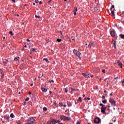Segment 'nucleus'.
<instances>
[{"instance_id":"f257e3e1","label":"nucleus","mask_w":124,"mask_h":124,"mask_svg":"<svg viewBox=\"0 0 124 124\" xmlns=\"http://www.w3.org/2000/svg\"><path fill=\"white\" fill-rule=\"evenodd\" d=\"M27 124H35V118L33 117H29L28 120H26Z\"/></svg>"},{"instance_id":"f03ea898","label":"nucleus","mask_w":124,"mask_h":124,"mask_svg":"<svg viewBox=\"0 0 124 124\" xmlns=\"http://www.w3.org/2000/svg\"><path fill=\"white\" fill-rule=\"evenodd\" d=\"M60 123V120H56L54 119H51L49 121L47 122L48 124H59Z\"/></svg>"},{"instance_id":"7ed1b4c3","label":"nucleus","mask_w":124,"mask_h":124,"mask_svg":"<svg viewBox=\"0 0 124 124\" xmlns=\"http://www.w3.org/2000/svg\"><path fill=\"white\" fill-rule=\"evenodd\" d=\"M61 120H63V121H70L71 118L70 117H66L64 115H62L61 116Z\"/></svg>"},{"instance_id":"20e7f679","label":"nucleus","mask_w":124,"mask_h":124,"mask_svg":"<svg viewBox=\"0 0 124 124\" xmlns=\"http://www.w3.org/2000/svg\"><path fill=\"white\" fill-rule=\"evenodd\" d=\"M73 53L74 54H75V55H76V56H77V57H78L79 59H80L81 57V53H80V52L76 49H74Z\"/></svg>"},{"instance_id":"39448f33","label":"nucleus","mask_w":124,"mask_h":124,"mask_svg":"<svg viewBox=\"0 0 124 124\" xmlns=\"http://www.w3.org/2000/svg\"><path fill=\"white\" fill-rule=\"evenodd\" d=\"M109 102L111 104L112 106H113V107H115L116 105V101L114 100L112 98L109 99Z\"/></svg>"},{"instance_id":"423d86ee","label":"nucleus","mask_w":124,"mask_h":124,"mask_svg":"<svg viewBox=\"0 0 124 124\" xmlns=\"http://www.w3.org/2000/svg\"><path fill=\"white\" fill-rule=\"evenodd\" d=\"M101 122V119L99 118V117H96L95 119L94 120V123L95 124H99Z\"/></svg>"},{"instance_id":"0eeeda50","label":"nucleus","mask_w":124,"mask_h":124,"mask_svg":"<svg viewBox=\"0 0 124 124\" xmlns=\"http://www.w3.org/2000/svg\"><path fill=\"white\" fill-rule=\"evenodd\" d=\"M82 75H83V76L85 77V78H91V76H90V74L89 73H83L82 74Z\"/></svg>"},{"instance_id":"6e6552de","label":"nucleus","mask_w":124,"mask_h":124,"mask_svg":"<svg viewBox=\"0 0 124 124\" xmlns=\"http://www.w3.org/2000/svg\"><path fill=\"white\" fill-rule=\"evenodd\" d=\"M110 33L112 37H114L116 35V31H115V30L110 31Z\"/></svg>"},{"instance_id":"1a4fd4ad","label":"nucleus","mask_w":124,"mask_h":124,"mask_svg":"<svg viewBox=\"0 0 124 124\" xmlns=\"http://www.w3.org/2000/svg\"><path fill=\"white\" fill-rule=\"evenodd\" d=\"M105 111H106V108L105 107H102L101 108V113H103V114H104V113H105Z\"/></svg>"},{"instance_id":"9d476101","label":"nucleus","mask_w":124,"mask_h":124,"mask_svg":"<svg viewBox=\"0 0 124 124\" xmlns=\"http://www.w3.org/2000/svg\"><path fill=\"white\" fill-rule=\"evenodd\" d=\"M117 63L119 66H120L121 68H123V63L121 62V61H118Z\"/></svg>"},{"instance_id":"9b49d317","label":"nucleus","mask_w":124,"mask_h":124,"mask_svg":"<svg viewBox=\"0 0 124 124\" xmlns=\"http://www.w3.org/2000/svg\"><path fill=\"white\" fill-rule=\"evenodd\" d=\"M41 90L44 93H47V91H48V89H47V88H42Z\"/></svg>"},{"instance_id":"f8f14e48","label":"nucleus","mask_w":124,"mask_h":124,"mask_svg":"<svg viewBox=\"0 0 124 124\" xmlns=\"http://www.w3.org/2000/svg\"><path fill=\"white\" fill-rule=\"evenodd\" d=\"M67 104L68 107H71V106H72V104H71V103L70 102H67Z\"/></svg>"},{"instance_id":"ddd939ff","label":"nucleus","mask_w":124,"mask_h":124,"mask_svg":"<svg viewBox=\"0 0 124 124\" xmlns=\"http://www.w3.org/2000/svg\"><path fill=\"white\" fill-rule=\"evenodd\" d=\"M78 11V9L77 8H75V9L74 10V15H76V12H77Z\"/></svg>"},{"instance_id":"4468645a","label":"nucleus","mask_w":124,"mask_h":124,"mask_svg":"<svg viewBox=\"0 0 124 124\" xmlns=\"http://www.w3.org/2000/svg\"><path fill=\"white\" fill-rule=\"evenodd\" d=\"M92 46H93V43H90L88 45L89 48H92Z\"/></svg>"},{"instance_id":"2eb2a0df","label":"nucleus","mask_w":124,"mask_h":124,"mask_svg":"<svg viewBox=\"0 0 124 124\" xmlns=\"http://www.w3.org/2000/svg\"><path fill=\"white\" fill-rule=\"evenodd\" d=\"M4 119H5V120H7L8 121H9L10 117L5 116H4Z\"/></svg>"},{"instance_id":"dca6fc26","label":"nucleus","mask_w":124,"mask_h":124,"mask_svg":"<svg viewBox=\"0 0 124 124\" xmlns=\"http://www.w3.org/2000/svg\"><path fill=\"white\" fill-rule=\"evenodd\" d=\"M10 117H11V118L14 119V118H15V115H14V114L11 113L10 115Z\"/></svg>"},{"instance_id":"f3484780","label":"nucleus","mask_w":124,"mask_h":124,"mask_svg":"<svg viewBox=\"0 0 124 124\" xmlns=\"http://www.w3.org/2000/svg\"><path fill=\"white\" fill-rule=\"evenodd\" d=\"M19 60H20V57H19L15 58V61L16 62H17V61H19Z\"/></svg>"},{"instance_id":"a211bd4d","label":"nucleus","mask_w":124,"mask_h":124,"mask_svg":"<svg viewBox=\"0 0 124 124\" xmlns=\"http://www.w3.org/2000/svg\"><path fill=\"white\" fill-rule=\"evenodd\" d=\"M74 91H75V89H73V88H71V94H72V93H73V92H74Z\"/></svg>"},{"instance_id":"6ab92c4d","label":"nucleus","mask_w":124,"mask_h":124,"mask_svg":"<svg viewBox=\"0 0 124 124\" xmlns=\"http://www.w3.org/2000/svg\"><path fill=\"white\" fill-rule=\"evenodd\" d=\"M78 101H80V102H82V97H79L78 98Z\"/></svg>"},{"instance_id":"aec40b11","label":"nucleus","mask_w":124,"mask_h":124,"mask_svg":"<svg viewBox=\"0 0 124 124\" xmlns=\"http://www.w3.org/2000/svg\"><path fill=\"white\" fill-rule=\"evenodd\" d=\"M65 1H66V2L65 3V5H66V6H67L68 5L69 2H68V1H67V0H65Z\"/></svg>"},{"instance_id":"412c9836","label":"nucleus","mask_w":124,"mask_h":124,"mask_svg":"<svg viewBox=\"0 0 124 124\" xmlns=\"http://www.w3.org/2000/svg\"><path fill=\"white\" fill-rule=\"evenodd\" d=\"M120 36L121 38H122L123 39H124V34H121Z\"/></svg>"},{"instance_id":"4be33fe9","label":"nucleus","mask_w":124,"mask_h":124,"mask_svg":"<svg viewBox=\"0 0 124 124\" xmlns=\"http://www.w3.org/2000/svg\"><path fill=\"white\" fill-rule=\"evenodd\" d=\"M107 102V100H104L103 101V103L104 104H106V103Z\"/></svg>"},{"instance_id":"5701e85b","label":"nucleus","mask_w":124,"mask_h":124,"mask_svg":"<svg viewBox=\"0 0 124 124\" xmlns=\"http://www.w3.org/2000/svg\"><path fill=\"white\" fill-rule=\"evenodd\" d=\"M9 33L11 34V35H14V33H13V32H12V31H10Z\"/></svg>"},{"instance_id":"b1692460","label":"nucleus","mask_w":124,"mask_h":124,"mask_svg":"<svg viewBox=\"0 0 124 124\" xmlns=\"http://www.w3.org/2000/svg\"><path fill=\"white\" fill-rule=\"evenodd\" d=\"M99 106H102V107H105V105H103L102 103L100 104Z\"/></svg>"},{"instance_id":"393cba45","label":"nucleus","mask_w":124,"mask_h":124,"mask_svg":"<svg viewBox=\"0 0 124 124\" xmlns=\"http://www.w3.org/2000/svg\"><path fill=\"white\" fill-rule=\"evenodd\" d=\"M43 109L44 111H47V108L45 107H44Z\"/></svg>"},{"instance_id":"a878e982","label":"nucleus","mask_w":124,"mask_h":124,"mask_svg":"<svg viewBox=\"0 0 124 124\" xmlns=\"http://www.w3.org/2000/svg\"><path fill=\"white\" fill-rule=\"evenodd\" d=\"M29 100H30V98H29V97H27L25 99V101H29Z\"/></svg>"},{"instance_id":"bb28decb","label":"nucleus","mask_w":124,"mask_h":124,"mask_svg":"<svg viewBox=\"0 0 124 124\" xmlns=\"http://www.w3.org/2000/svg\"><path fill=\"white\" fill-rule=\"evenodd\" d=\"M43 61H45L46 62H48V59H47V58H44V59H43Z\"/></svg>"},{"instance_id":"cd10ccee","label":"nucleus","mask_w":124,"mask_h":124,"mask_svg":"<svg viewBox=\"0 0 124 124\" xmlns=\"http://www.w3.org/2000/svg\"><path fill=\"white\" fill-rule=\"evenodd\" d=\"M59 105H60V107H62V106H63V105L62 103H60L59 104Z\"/></svg>"},{"instance_id":"c85d7f7f","label":"nucleus","mask_w":124,"mask_h":124,"mask_svg":"<svg viewBox=\"0 0 124 124\" xmlns=\"http://www.w3.org/2000/svg\"><path fill=\"white\" fill-rule=\"evenodd\" d=\"M65 93H68V90H67V88H65Z\"/></svg>"},{"instance_id":"c756f323","label":"nucleus","mask_w":124,"mask_h":124,"mask_svg":"<svg viewBox=\"0 0 124 124\" xmlns=\"http://www.w3.org/2000/svg\"><path fill=\"white\" fill-rule=\"evenodd\" d=\"M35 3H38L39 2V1L38 0H35Z\"/></svg>"},{"instance_id":"7c9ffc66","label":"nucleus","mask_w":124,"mask_h":124,"mask_svg":"<svg viewBox=\"0 0 124 124\" xmlns=\"http://www.w3.org/2000/svg\"><path fill=\"white\" fill-rule=\"evenodd\" d=\"M57 41L58 42H61V41H62V39H57Z\"/></svg>"},{"instance_id":"2f4dec72","label":"nucleus","mask_w":124,"mask_h":124,"mask_svg":"<svg viewBox=\"0 0 124 124\" xmlns=\"http://www.w3.org/2000/svg\"><path fill=\"white\" fill-rule=\"evenodd\" d=\"M31 51H32V52H34V51H35V48H32Z\"/></svg>"},{"instance_id":"473e14b6","label":"nucleus","mask_w":124,"mask_h":124,"mask_svg":"<svg viewBox=\"0 0 124 124\" xmlns=\"http://www.w3.org/2000/svg\"><path fill=\"white\" fill-rule=\"evenodd\" d=\"M111 14L115 15V12H114V11H111Z\"/></svg>"},{"instance_id":"72a5a7b5","label":"nucleus","mask_w":124,"mask_h":124,"mask_svg":"<svg viewBox=\"0 0 124 124\" xmlns=\"http://www.w3.org/2000/svg\"><path fill=\"white\" fill-rule=\"evenodd\" d=\"M35 17L36 18H40V16L37 15H35Z\"/></svg>"},{"instance_id":"f704fd0d","label":"nucleus","mask_w":124,"mask_h":124,"mask_svg":"<svg viewBox=\"0 0 124 124\" xmlns=\"http://www.w3.org/2000/svg\"><path fill=\"white\" fill-rule=\"evenodd\" d=\"M81 123L80 122V121H78L77 122V124H80Z\"/></svg>"},{"instance_id":"c9c22d12","label":"nucleus","mask_w":124,"mask_h":124,"mask_svg":"<svg viewBox=\"0 0 124 124\" xmlns=\"http://www.w3.org/2000/svg\"><path fill=\"white\" fill-rule=\"evenodd\" d=\"M113 45H114V47L116 48V42H115L113 43Z\"/></svg>"},{"instance_id":"e433bc0d","label":"nucleus","mask_w":124,"mask_h":124,"mask_svg":"<svg viewBox=\"0 0 124 124\" xmlns=\"http://www.w3.org/2000/svg\"><path fill=\"white\" fill-rule=\"evenodd\" d=\"M3 62H5V63H8V61L7 60L6 62L3 61Z\"/></svg>"},{"instance_id":"4c0bfd02","label":"nucleus","mask_w":124,"mask_h":124,"mask_svg":"<svg viewBox=\"0 0 124 124\" xmlns=\"http://www.w3.org/2000/svg\"><path fill=\"white\" fill-rule=\"evenodd\" d=\"M111 8L113 9V8H115V6L114 5H112Z\"/></svg>"},{"instance_id":"58836bf2","label":"nucleus","mask_w":124,"mask_h":124,"mask_svg":"<svg viewBox=\"0 0 124 124\" xmlns=\"http://www.w3.org/2000/svg\"><path fill=\"white\" fill-rule=\"evenodd\" d=\"M51 1H52V0H50L49 1H48L47 2V3H48V4H49V3H50V2H51Z\"/></svg>"},{"instance_id":"ea45409f","label":"nucleus","mask_w":124,"mask_h":124,"mask_svg":"<svg viewBox=\"0 0 124 124\" xmlns=\"http://www.w3.org/2000/svg\"><path fill=\"white\" fill-rule=\"evenodd\" d=\"M102 72H103V73H105V69H103L102 70Z\"/></svg>"},{"instance_id":"a19ab883","label":"nucleus","mask_w":124,"mask_h":124,"mask_svg":"<svg viewBox=\"0 0 124 124\" xmlns=\"http://www.w3.org/2000/svg\"><path fill=\"white\" fill-rule=\"evenodd\" d=\"M102 98L103 99H105V96H102Z\"/></svg>"},{"instance_id":"79ce46f5","label":"nucleus","mask_w":124,"mask_h":124,"mask_svg":"<svg viewBox=\"0 0 124 124\" xmlns=\"http://www.w3.org/2000/svg\"><path fill=\"white\" fill-rule=\"evenodd\" d=\"M117 79H119V78H118V77H116V78H115V80H117Z\"/></svg>"},{"instance_id":"37998d69","label":"nucleus","mask_w":124,"mask_h":124,"mask_svg":"<svg viewBox=\"0 0 124 124\" xmlns=\"http://www.w3.org/2000/svg\"><path fill=\"white\" fill-rule=\"evenodd\" d=\"M50 83H52L53 82H54V80H52L51 81H49Z\"/></svg>"},{"instance_id":"c03bdc74","label":"nucleus","mask_w":124,"mask_h":124,"mask_svg":"<svg viewBox=\"0 0 124 124\" xmlns=\"http://www.w3.org/2000/svg\"><path fill=\"white\" fill-rule=\"evenodd\" d=\"M90 77H91V78H93V75H90Z\"/></svg>"},{"instance_id":"a18cd8bd","label":"nucleus","mask_w":124,"mask_h":124,"mask_svg":"<svg viewBox=\"0 0 124 124\" xmlns=\"http://www.w3.org/2000/svg\"><path fill=\"white\" fill-rule=\"evenodd\" d=\"M90 99H91V98H90V97H88V98H87V100H90Z\"/></svg>"},{"instance_id":"49530a36","label":"nucleus","mask_w":124,"mask_h":124,"mask_svg":"<svg viewBox=\"0 0 124 124\" xmlns=\"http://www.w3.org/2000/svg\"><path fill=\"white\" fill-rule=\"evenodd\" d=\"M12 1H13V2H16V1H15V0H12Z\"/></svg>"},{"instance_id":"de8ad7c7","label":"nucleus","mask_w":124,"mask_h":124,"mask_svg":"<svg viewBox=\"0 0 124 124\" xmlns=\"http://www.w3.org/2000/svg\"><path fill=\"white\" fill-rule=\"evenodd\" d=\"M39 3H40V4H42V2L41 1H40L39 2Z\"/></svg>"},{"instance_id":"09e8293b","label":"nucleus","mask_w":124,"mask_h":124,"mask_svg":"<svg viewBox=\"0 0 124 124\" xmlns=\"http://www.w3.org/2000/svg\"><path fill=\"white\" fill-rule=\"evenodd\" d=\"M95 90H98V87H96L95 88Z\"/></svg>"},{"instance_id":"8fccbe9b","label":"nucleus","mask_w":124,"mask_h":124,"mask_svg":"<svg viewBox=\"0 0 124 124\" xmlns=\"http://www.w3.org/2000/svg\"><path fill=\"white\" fill-rule=\"evenodd\" d=\"M29 94H31V92H29Z\"/></svg>"},{"instance_id":"3c124183","label":"nucleus","mask_w":124,"mask_h":124,"mask_svg":"<svg viewBox=\"0 0 124 124\" xmlns=\"http://www.w3.org/2000/svg\"><path fill=\"white\" fill-rule=\"evenodd\" d=\"M27 41H28L29 42H30V39H27Z\"/></svg>"},{"instance_id":"603ef678","label":"nucleus","mask_w":124,"mask_h":124,"mask_svg":"<svg viewBox=\"0 0 124 124\" xmlns=\"http://www.w3.org/2000/svg\"><path fill=\"white\" fill-rule=\"evenodd\" d=\"M63 107H64V108L66 107V105H63Z\"/></svg>"},{"instance_id":"864d4df0","label":"nucleus","mask_w":124,"mask_h":124,"mask_svg":"<svg viewBox=\"0 0 124 124\" xmlns=\"http://www.w3.org/2000/svg\"><path fill=\"white\" fill-rule=\"evenodd\" d=\"M85 96H86V95H85L84 94H83V97H85Z\"/></svg>"},{"instance_id":"5fc2aeb1","label":"nucleus","mask_w":124,"mask_h":124,"mask_svg":"<svg viewBox=\"0 0 124 124\" xmlns=\"http://www.w3.org/2000/svg\"><path fill=\"white\" fill-rule=\"evenodd\" d=\"M102 80V79L100 78V79H99L100 82H101Z\"/></svg>"},{"instance_id":"6e6d98bb","label":"nucleus","mask_w":124,"mask_h":124,"mask_svg":"<svg viewBox=\"0 0 124 124\" xmlns=\"http://www.w3.org/2000/svg\"><path fill=\"white\" fill-rule=\"evenodd\" d=\"M31 86H33V84L31 83Z\"/></svg>"},{"instance_id":"4d7b16f0","label":"nucleus","mask_w":124,"mask_h":124,"mask_svg":"<svg viewBox=\"0 0 124 124\" xmlns=\"http://www.w3.org/2000/svg\"><path fill=\"white\" fill-rule=\"evenodd\" d=\"M113 94V93H111L109 94V95H112Z\"/></svg>"},{"instance_id":"13d9d810","label":"nucleus","mask_w":124,"mask_h":124,"mask_svg":"<svg viewBox=\"0 0 124 124\" xmlns=\"http://www.w3.org/2000/svg\"><path fill=\"white\" fill-rule=\"evenodd\" d=\"M107 79H108V78H106L105 79V81H106V80H107Z\"/></svg>"},{"instance_id":"bf43d9fd","label":"nucleus","mask_w":124,"mask_h":124,"mask_svg":"<svg viewBox=\"0 0 124 124\" xmlns=\"http://www.w3.org/2000/svg\"><path fill=\"white\" fill-rule=\"evenodd\" d=\"M24 47H25V48H27V45H25V46H24Z\"/></svg>"},{"instance_id":"052dcab7","label":"nucleus","mask_w":124,"mask_h":124,"mask_svg":"<svg viewBox=\"0 0 124 124\" xmlns=\"http://www.w3.org/2000/svg\"><path fill=\"white\" fill-rule=\"evenodd\" d=\"M112 8H110V10H111V11H112Z\"/></svg>"},{"instance_id":"680f3d73","label":"nucleus","mask_w":124,"mask_h":124,"mask_svg":"<svg viewBox=\"0 0 124 124\" xmlns=\"http://www.w3.org/2000/svg\"><path fill=\"white\" fill-rule=\"evenodd\" d=\"M23 105H26V102L24 103V104H23Z\"/></svg>"},{"instance_id":"e2e57ef3","label":"nucleus","mask_w":124,"mask_h":124,"mask_svg":"<svg viewBox=\"0 0 124 124\" xmlns=\"http://www.w3.org/2000/svg\"><path fill=\"white\" fill-rule=\"evenodd\" d=\"M50 93H52V91H49Z\"/></svg>"},{"instance_id":"0e129e2a","label":"nucleus","mask_w":124,"mask_h":124,"mask_svg":"<svg viewBox=\"0 0 124 124\" xmlns=\"http://www.w3.org/2000/svg\"><path fill=\"white\" fill-rule=\"evenodd\" d=\"M16 16H17V17H19V15H16Z\"/></svg>"},{"instance_id":"69168bd1","label":"nucleus","mask_w":124,"mask_h":124,"mask_svg":"<svg viewBox=\"0 0 124 124\" xmlns=\"http://www.w3.org/2000/svg\"><path fill=\"white\" fill-rule=\"evenodd\" d=\"M3 39H5V37H3Z\"/></svg>"},{"instance_id":"338daca9","label":"nucleus","mask_w":124,"mask_h":124,"mask_svg":"<svg viewBox=\"0 0 124 124\" xmlns=\"http://www.w3.org/2000/svg\"><path fill=\"white\" fill-rule=\"evenodd\" d=\"M35 4V3H33V5H34Z\"/></svg>"},{"instance_id":"774afa93","label":"nucleus","mask_w":124,"mask_h":124,"mask_svg":"<svg viewBox=\"0 0 124 124\" xmlns=\"http://www.w3.org/2000/svg\"><path fill=\"white\" fill-rule=\"evenodd\" d=\"M17 124H22L19 123H18Z\"/></svg>"}]
</instances>
